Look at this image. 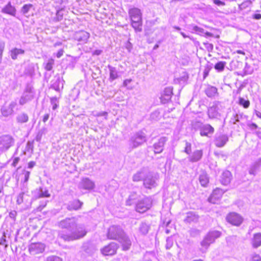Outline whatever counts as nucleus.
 Wrapping results in <instances>:
<instances>
[{
	"label": "nucleus",
	"instance_id": "2",
	"mask_svg": "<svg viewBox=\"0 0 261 261\" xmlns=\"http://www.w3.org/2000/svg\"><path fill=\"white\" fill-rule=\"evenodd\" d=\"M128 14L131 20V24L136 32L142 31V19L141 10L137 8L129 9Z\"/></svg>",
	"mask_w": 261,
	"mask_h": 261
},
{
	"label": "nucleus",
	"instance_id": "45",
	"mask_svg": "<svg viewBox=\"0 0 261 261\" xmlns=\"http://www.w3.org/2000/svg\"><path fill=\"white\" fill-rule=\"evenodd\" d=\"M32 7L33 5L32 4H25L22 7L21 9V12L23 14H25L28 13V12Z\"/></svg>",
	"mask_w": 261,
	"mask_h": 261
},
{
	"label": "nucleus",
	"instance_id": "40",
	"mask_svg": "<svg viewBox=\"0 0 261 261\" xmlns=\"http://www.w3.org/2000/svg\"><path fill=\"white\" fill-rule=\"evenodd\" d=\"M225 65V62L220 61L216 64V65H215V69L219 71H222L224 69Z\"/></svg>",
	"mask_w": 261,
	"mask_h": 261
},
{
	"label": "nucleus",
	"instance_id": "27",
	"mask_svg": "<svg viewBox=\"0 0 261 261\" xmlns=\"http://www.w3.org/2000/svg\"><path fill=\"white\" fill-rule=\"evenodd\" d=\"M251 244L254 248H257L261 246V233H257L253 235L251 240Z\"/></svg>",
	"mask_w": 261,
	"mask_h": 261
},
{
	"label": "nucleus",
	"instance_id": "17",
	"mask_svg": "<svg viewBox=\"0 0 261 261\" xmlns=\"http://www.w3.org/2000/svg\"><path fill=\"white\" fill-rule=\"evenodd\" d=\"M167 141V139L165 137H163L159 139L158 142L153 145L155 153H160L163 151L164 146Z\"/></svg>",
	"mask_w": 261,
	"mask_h": 261
},
{
	"label": "nucleus",
	"instance_id": "50",
	"mask_svg": "<svg viewBox=\"0 0 261 261\" xmlns=\"http://www.w3.org/2000/svg\"><path fill=\"white\" fill-rule=\"evenodd\" d=\"M167 244H166V248L170 249L173 245V241L172 239L170 238H168L166 240Z\"/></svg>",
	"mask_w": 261,
	"mask_h": 261
},
{
	"label": "nucleus",
	"instance_id": "9",
	"mask_svg": "<svg viewBox=\"0 0 261 261\" xmlns=\"http://www.w3.org/2000/svg\"><path fill=\"white\" fill-rule=\"evenodd\" d=\"M226 220L232 225L238 226L243 222V218L236 213H230L227 216Z\"/></svg>",
	"mask_w": 261,
	"mask_h": 261
},
{
	"label": "nucleus",
	"instance_id": "31",
	"mask_svg": "<svg viewBox=\"0 0 261 261\" xmlns=\"http://www.w3.org/2000/svg\"><path fill=\"white\" fill-rule=\"evenodd\" d=\"M24 54V50L21 48H14L10 51V56L13 60H16L18 56Z\"/></svg>",
	"mask_w": 261,
	"mask_h": 261
},
{
	"label": "nucleus",
	"instance_id": "30",
	"mask_svg": "<svg viewBox=\"0 0 261 261\" xmlns=\"http://www.w3.org/2000/svg\"><path fill=\"white\" fill-rule=\"evenodd\" d=\"M221 233L220 231L214 230L210 231L206 235L207 239H210V242H214L215 239L219 238Z\"/></svg>",
	"mask_w": 261,
	"mask_h": 261
},
{
	"label": "nucleus",
	"instance_id": "61",
	"mask_svg": "<svg viewBox=\"0 0 261 261\" xmlns=\"http://www.w3.org/2000/svg\"><path fill=\"white\" fill-rule=\"evenodd\" d=\"M19 161V158H15L14 160H13V162L12 163V165L14 167H15L17 164H18V162Z\"/></svg>",
	"mask_w": 261,
	"mask_h": 261
},
{
	"label": "nucleus",
	"instance_id": "32",
	"mask_svg": "<svg viewBox=\"0 0 261 261\" xmlns=\"http://www.w3.org/2000/svg\"><path fill=\"white\" fill-rule=\"evenodd\" d=\"M187 28L191 30V33H196L197 34L203 35L204 33L203 29L201 28L197 25H189Z\"/></svg>",
	"mask_w": 261,
	"mask_h": 261
},
{
	"label": "nucleus",
	"instance_id": "51",
	"mask_svg": "<svg viewBox=\"0 0 261 261\" xmlns=\"http://www.w3.org/2000/svg\"><path fill=\"white\" fill-rule=\"evenodd\" d=\"M23 174L24 175V182H27L29 178L30 172L28 171H24L23 172Z\"/></svg>",
	"mask_w": 261,
	"mask_h": 261
},
{
	"label": "nucleus",
	"instance_id": "11",
	"mask_svg": "<svg viewBox=\"0 0 261 261\" xmlns=\"http://www.w3.org/2000/svg\"><path fill=\"white\" fill-rule=\"evenodd\" d=\"M34 97V92L31 87H28L20 97L19 103L20 105H23L28 101L31 100Z\"/></svg>",
	"mask_w": 261,
	"mask_h": 261
},
{
	"label": "nucleus",
	"instance_id": "53",
	"mask_svg": "<svg viewBox=\"0 0 261 261\" xmlns=\"http://www.w3.org/2000/svg\"><path fill=\"white\" fill-rule=\"evenodd\" d=\"M0 244L2 245H5L6 247L7 246V244H6V236L5 233H4L0 241Z\"/></svg>",
	"mask_w": 261,
	"mask_h": 261
},
{
	"label": "nucleus",
	"instance_id": "6",
	"mask_svg": "<svg viewBox=\"0 0 261 261\" xmlns=\"http://www.w3.org/2000/svg\"><path fill=\"white\" fill-rule=\"evenodd\" d=\"M124 233L123 230L118 226H111L107 233L108 238L112 240H118Z\"/></svg>",
	"mask_w": 261,
	"mask_h": 261
},
{
	"label": "nucleus",
	"instance_id": "42",
	"mask_svg": "<svg viewBox=\"0 0 261 261\" xmlns=\"http://www.w3.org/2000/svg\"><path fill=\"white\" fill-rule=\"evenodd\" d=\"M49 196L50 194H49L48 190L43 188L40 189L39 197H48Z\"/></svg>",
	"mask_w": 261,
	"mask_h": 261
},
{
	"label": "nucleus",
	"instance_id": "23",
	"mask_svg": "<svg viewBox=\"0 0 261 261\" xmlns=\"http://www.w3.org/2000/svg\"><path fill=\"white\" fill-rule=\"evenodd\" d=\"M228 141V137L224 135L217 137L215 140V144L219 147H223Z\"/></svg>",
	"mask_w": 261,
	"mask_h": 261
},
{
	"label": "nucleus",
	"instance_id": "44",
	"mask_svg": "<svg viewBox=\"0 0 261 261\" xmlns=\"http://www.w3.org/2000/svg\"><path fill=\"white\" fill-rule=\"evenodd\" d=\"M136 198V194L135 193H132L129 196L128 199L126 200V204L130 205L133 204V201Z\"/></svg>",
	"mask_w": 261,
	"mask_h": 261
},
{
	"label": "nucleus",
	"instance_id": "39",
	"mask_svg": "<svg viewBox=\"0 0 261 261\" xmlns=\"http://www.w3.org/2000/svg\"><path fill=\"white\" fill-rule=\"evenodd\" d=\"M239 104L243 106L245 109H247L250 106V101L242 97L239 98Z\"/></svg>",
	"mask_w": 261,
	"mask_h": 261
},
{
	"label": "nucleus",
	"instance_id": "64",
	"mask_svg": "<svg viewBox=\"0 0 261 261\" xmlns=\"http://www.w3.org/2000/svg\"><path fill=\"white\" fill-rule=\"evenodd\" d=\"M35 164H36V163L34 161L30 162L28 163V168L32 169V168H33L35 166Z\"/></svg>",
	"mask_w": 261,
	"mask_h": 261
},
{
	"label": "nucleus",
	"instance_id": "15",
	"mask_svg": "<svg viewBox=\"0 0 261 261\" xmlns=\"http://www.w3.org/2000/svg\"><path fill=\"white\" fill-rule=\"evenodd\" d=\"M90 34L87 32L81 31L77 32L74 34L75 40L82 43H86L89 38Z\"/></svg>",
	"mask_w": 261,
	"mask_h": 261
},
{
	"label": "nucleus",
	"instance_id": "18",
	"mask_svg": "<svg viewBox=\"0 0 261 261\" xmlns=\"http://www.w3.org/2000/svg\"><path fill=\"white\" fill-rule=\"evenodd\" d=\"M118 240L121 243L124 250H127L129 249L132 245V242L124 233H123Z\"/></svg>",
	"mask_w": 261,
	"mask_h": 261
},
{
	"label": "nucleus",
	"instance_id": "24",
	"mask_svg": "<svg viewBox=\"0 0 261 261\" xmlns=\"http://www.w3.org/2000/svg\"><path fill=\"white\" fill-rule=\"evenodd\" d=\"M214 132V128L210 124L203 125L200 129V135L202 136H208V134H212Z\"/></svg>",
	"mask_w": 261,
	"mask_h": 261
},
{
	"label": "nucleus",
	"instance_id": "62",
	"mask_svg": "<svg viewBox=\"0 0 261 261\" xmlns=\"http://www.w3.org/2000/svg\"><path fill=\"white\" fill-rule=\"evenodd\" d=\"M102 53V50H100V49H96L95 50H94L93 53H92V55H97V56H98L99 55H100Z\"/></svg>",
	"mask_w": 261,
	"mask_h": 261
},
{
	"label": "nucleus",
	"instance_id": "25",
	"mask_svg": "<svg viewBox=\"0 0 261 261\" xmlns=\"http://www.w3.org/2000/svg\"><path fill=\"white\" fill-rule=\"evenodd\" d=\"M148 171L145 169H142L136 173H135L133 176V180L134 181H139L141 180L143 181V178H144L147 174Z\"/></svg>",
	"mask_w": 261,
	"mask_h": 261
},
{
	"label": "nucleus",
	"instance_id": "8",
	"mask_svg": "<svg viewBox=\"0 0 261 261\" xmlns=\"http://www.w3.org/2000/svg\"><path fill=\"white\" fill-rule=\"evenodd\" d=\"M118 248V245L114 242H112L100 249V252L103 255H113L117 251Z\"/></svg>",
	"mask_w": 261,
	"mask_h": 261
},
{
	"label": "nucleus",
	"instance_id": "56",
	"mask_svg": "<svg viewBox=\"0 0 261 261\" xmlns=\"http://www.w3.org/2000/svg\"><path fill=\"white\" fill-rule=\"evenodd\" d=\"M27 147L28 150H31L32 151L33 148V143L30 141L28 142Z\"/></svg>",
	"mask_w": 261,
	"mask_h": 261
},
{
	"label": "nucleus",
	"instance_id": "47",
	"mask_svg": "<svg viewBox=\"0 0 261 261\" xmlns=\"http://www.w3.org/2000/svg\"><path fill=\"white\" fill-rule=\"evenodd\" d=\"M184 151L188 154H189L191 152V144L186 142V147Z\"/></svg>",
	"mask_w": 261,
	"mask_h": 261
},
{
	"label": "nucleus",
	"instance_id": "60",
	"mask_svg": "<svg viewBox=\"0 0 261 261\" xmlns=\"http://www.w3.org/2000/svg\"><path fill=\"white\" fill-rule=\"evenodd\" d=\"M107 112H101L98 113H97L95 116H107Z\"/></svg>",
	"mask_w": 261,
	"mask_h": 261
},
{
	"label": "nucleus",
	"instance_id": "13",
	"mask_svg": "<svg viewBox=\"0 0 261 261\" xmlns=\"http://www.w3.org/2000/svg\"><path fill=\"white\" fill-rule=\"evenodd\" d=\"M79 187L85 190H92L95 187V184L89 178H84L80 182Z\"/></svg>",
	"mask_w": 261,
	"mask_h": 261
},
{
	"label": "nucleus",
	"instance_id": "55",
	"mask_svg": "<svg viewBox=\"0 0 261 261\" xmlns=\"http://www.w3.org/2000/svg\"><path fill=\"white\" fill-rule=\"evenodd\" d=\"M248 126L249 128L252 130L258 128V126L255 123H254L248 124Z\"/></svg>",
	"mask_w": 261,
	"mask_h": 261
},
{
	"label": "nucleus",
	"instance_id": "43",
	"mask_svg": "<svg viewBox=\"0 0 261 261\" xmlns=\"http://www.w3.org/2000/svg\"><path fill=\"white\" fill-rule=\"evenodd\" d=\"M54 64V60L53 59H49L45 65V68L47 71H50L53 68Z\"/></svg>",
	"mask_w": 261,
	"mask_h": 261
},
{
	"label": "nucleus",
	"instance_id": "5",
	"mask_svg": "<svg viewBox=\"0 0 261 261\" xmlns=\"http://www.w3.org/2000/svg\"><path fill=\"white\" fill-rule=\"evenodd\" d=\"M14 142V139L10 135L0 137V150L5 151L12 146Z\"/></svg>",
	"mask_w": 261,
	"mask_h": 261
},
{
	"label": "nucleus",
	"instance_id": "3",
	"mask_svg": "<svg viewBox=\"0 0 261 261\" xmlns=\"http://www.w3.org/2000/svg\"><path fill=\"white\" fill-rule=\"evenodd\" d=\"M157 177L148 171L145 177L143 178V186L145 188L151 189L157 186Z\"/></svg>",
	"mask_w": 261,
	"mask_h": 261
},
{
	"label": "nucleus",
	"instance_id": "52",
	"mask_svg": "<svg viewBox=\"0 0 261 261\" xmlns=\"http://www.w3.org/2000/svg\"><path fill=\"white\" fill-rule=\"evenodd\" d=\"M251 261H261V257L257 254H254L252 255Z\"/></svg>",
	"mask_w": 261,
	"mask_h": 261
},
{
	"label": "nucleus",
	"instance_id": "14",
	"mask_svg": "<svg viewBox=\"0 0 261 261\" xmlns=\"http://www.w3.org/2000/svg\"><path fill=\"white\" fill-rule=\"evenodd\" d=\"M223 193V191L221 189H216L213 191L211 196L208 198V200L209 202L212 203H216L217 201L221 198Z\"/></svg>",
	"mask_w": 261,
	"mask_h": 261
},
{
	"label": "nucleus",
	"instance_id": "22",
	"mask_svg": "<svg viewBox=\"0 0 261 261\" xmlns=\"http://www.w3.org/2000/svg\"><path fill=\"white\" fill-rule=\"evenodd\" d=\"M2 12L14 16L16 14V9L12 6L11 2H9L2 10Z\"/></svg>",
	"mask_w": 261,
	"mask_h": 261
},
{
	"label": "nucleus",
	"instance_id": "41",
	"mask_svg": "<svg viewBox=\"0 0 261 261\" xmlns=\"http://www.w3.org/2000/svg\"><path fill=\"white\" fill-rule=\"evenodd\" d=\"M50 100V103L53 106V110H55L58 107V99L56 97H52Z\"/></svg>",
	"mask_w": 261,
	"mask_h": 261
},
{
	"label": "nucleus",
	"instance_id": "57",
	"mask_svg": "<svg viewBox=\"0 0 261 261\" xmlns=\"http://www.w3.org/2000/svg\"><path fill=\"white\" fill-rule=\"evenodd\" d=\"M231 119L232 120H233V123L236 124L237 122L239 121V115L238 114H236L235 115H234L233 118H232Z\"/></svg>",
	"mask_w": 261,
	"mask_h": 261
},
{
	"label": "nucleus",
	"instance_id": "28",
	"mask_svg": "<svg viewBox=\"0 0 261 261\" xmlns=\"http://www.w3.org/2000/svg\"><path fill=\"white\" fill-rule=\"evenodd\" d=\"M231 179V174L229 171H225L223 172L221 176V181L224 185L229 184Z\"/></svg>",
	"mask_w": 261,
	"mask_h": 261
},
{
	"label": "nucleus",
	"instance_id": "34",
	"mask_svg": "<svg viewBox=\"0 0 261 261\" xmlns=\"http://www.w3.org/2000/svg\"><path fill=\"white\" fill-rule=\"evenodd\" d=\"M108 68L110 70V80L111 81H114L117 79L118 77V74L116 68L109 65Z\"/></svg>",
	"mask_w": 261,
	"mask_h": 261
},
{
	"label": "nucleus",
	"instance_id": "19",
	"mask_svg": "<svg viewBox=\"0 0 261 261\" xmlns=\"http://www.w3.org/2000/svg\"><path fill=\"white\" fill-rule=\"evenodd\" d=\"M199 219V216L194 212H190L186 214L184 222L187 223H196Z\"/></svg>",
	"mask_w": 261,
	"mask_h": 261
},
{
	"label": "nucleus",
	"instance_id": "16",
	"mask_svg": "<svg viewBox=\"0 0 261 261\" xmlns=\"http://www.w3.org/2000/svg\"><path fill=\"white\" fill-rule=\"evenodd\" d=\"M172 94V88L167 87L165 88L161 96V101L163 103H166L171 99Z\"/></svg>",
	"mask_w": 261,
	"mask_h": 261
},
{
	"label": "nucleus",
	"instance_id": "10",
	"mask_svg": "<svg viewBox=\"0 0 261 261\" xmlns=\"http://www.w3.org/2000/svg\"><path fill=\"white\" fill-rule=\"evenodd\" d=\"M16 106L15 101H11L8 105L3 106L1 109V112L3 116L7 117L12 115L14 113V109Z\"/></svg>",
	"mask_w": 261,
	"mask_h": 261
},
{
	"label": "nucleus",
	"instance_id": "48",
	"mask_svg": "<svg viewBox=\"0 0 261 261\" xmlns=\"http://www.w3.org/2000/svg\"><path fill=\"white\" fill-rule=\"evenodd\" d=\"M46 261H62V259L57 256H50L46 258Z\"/></svg>",
	"mask_w": 261,
	"mask_h": 261
},
{
	"label": "nucleus",
	"instance_id": "12",
	"mask_svg": "<svg viewBox=\"0 0 261 261\" xmlns=\"http://www.w3.org/2000/svg\"><path fill=\"white\" fill-rule=\"evenodd\" d=\"M45 246L41 243H32L29 245V250L32 255H36L43 252Z\"/></svg>",
	"mask_w": 261,
	"mask_h": 261
},
{
	"label": "nucleus",
	"instance_id": "37",
	"mask_svg": "<svg viewBox=\"0 0 261 261\" xmlns=\"http://www.w3.org/2000/svg\"><path fill=\"white\" fill-rule=\"evenodd\" d=\"M212 243H213V242H210V239H207V237L206 236L203 240L201 242L202 247L200 248V250L201 251L203 252H205Z\"/></svg>",
	"mask_w": 261,
	"mask_h": 261
},
{
	"label": "nucleus",
	"instance_id": "20",
	"mask_svg": "<svg viewBox=\"0 0 261 261\" xmlns=\"http://www.w3.org/2000/svg\"><path fill=\"white\" fill-rule=\"evenodd\" d=\"M261 166V159H259L255 161L250 167L249 173L250 175H255Z\"/></svg>",
	"mask_w": 261,
	"mask_h": 261
},
{
	"label": "nucleus",
	"instance_id": "46",
	"mask_svg": "<svg viewBox=\"0 0 261 261\" xmlns=\"http://www.w3.org/2000/svg\"><path fill=\"white\" fill-rule=\"evenodd\" d=\"M24 195V192H21L18 195L16 200L17 204H20L23 202Z\"/></svg>",
	"mask_w": 261,
	"mask_h": 261
},
{
	"label": "nucleus",
	"instance_id": "59",
	"mask_svg": "<svg viewBox=\"0 0 261 261\" xmlns=\"http://www.w3.org/2000/svg\"><path fill=\"white\" fill-rule=\"evenodd\" d=\"M64 50L62 49H60L58 50V51L57 53V57L58 58H60L61 57H62L63 55Z\"/></svg>",
	"mask_w": 261,
	"mask_h": 261
},
{
	"label": "nucleus",
	"instance_id": "26",
	"mask_svg": "<svg viewBox=\"0 0 261 261\" xmlns=\"http://www.w3.org/2000/svg\"><path fill=\"white\" fill-rule=\"evenodd\" d=\"M203 151L202 150H196L189 157V161L192 162H198L201 159Z\"/></svg>",
	"mask_w": 261,
	"mask_h": 261
},
{
	"label": "nucleus",
	"instance_id": "4",
	"mask_svg": "<svg viewBox=\"0 0 261 261\" xmlns=\"http://www.w3.org/2000/svg\"><path fill=\"white\" fill-rule=\"evenodd\" d=\"M152 206V200L150 198L145 197L139 201L136 204V211L143 213L150 209Z\"/></svg>",
	"mask_w": 261,
	"mask_h": 261
},
{
	"label": "nucleus",
	"instance_id": "49",
	"mask_svg": "<svg viewBox=\"0 0 261 261\" xmlns=\"http://www.w3.org/2000/svg\"><path fill=\"white\" fill-rule=\"evenodd\" d=\"M250 4V2L249 1H245L242 3L241 4L239 5V8L240 10H243L248 7L249 5Z\"/></svg>",
	"mask_w": 261,
	"mask_h": 261
},
{
	"label": "nucleus",
	"instance_id": "1",
	"mask_svg": "<svg viewBox=\"0 0 261 261\" xmlns=\"http://www.w3.org/2000/svg\"><path fill=\"white\" fill-rule=\"evenodd\" d=\"M58 225L61 228L68 230L59 232V237L65 241H73L79 240L86 236L87 231L83 224H79L74 217L66 218L59 222Z\"/></svg>",
	"mask_w": 261,
	"mask_h": 261
},
{
	"label": "nucleus",
	"instance_id": "29",
	"mask_svg": "<svg viewBox=\"0 0 261 261\" xmlns=\"http://www.w3.org/2000/svg\"><path fill=\"white\" fill-rule=\"evenodd\" d=\"M150 228V226L146 222H141L139 226L138 230L141 235H146Z\"/></svg>",
	"mask_w": 261,
	"mask_h": 261
},
{
	"label": "nucleus",
	"instance_id": "21",
	"mask_svg": "<svg viewBox=\"0 0 261 261\" xmlns=\"http://www.w3.org/2000/svg\"><path fill=\"white\" fill-rule=\"evenodd\" d=\"M218 107L217 105H214L208 108L207 114L210 118H216L220 116L218 112Z\"/></svg>",
	"mask_w": 261,
	"mask_h": 261
},
{
	"label": "nucleus",
	"instance_id": "36",
	"mask_svg": "<svg viewBox=\"0 0 261 261\" xmlns=\"http://www.w3.org/2000/svg\"><path fill=\"white\" fill-rule=\"evenodd\" d=\"M199 180L200 184L203 187H206L209 181L207 174L204 173L200 175Z\"/></svg>",
	"mask_w": 261,
	"mask_h": 261
},
{
	"label": "nucleus",
	"instance_id": "54",
	"mask_svg": "<svg viewBox=\"0 0 261 261\" xmlns=\"http://www.w3.org/2000/svg\"><path fill=\"white\" fill-rule=\"evenodd\" d=\"M191 236H195L199 234V231L196 229H192L190 231Z\"/></svg>",
	"mask_w": 261,
	"mask_h": 261
},
{
	"label": "nucleus",
	"instance_id": "63",
	"mask_svg": "<svg viewBox=\"0 0 261 261\" xmlns=\"http://www.w3.org/2000/svg\"><path fill=\"white\" fill-rule=\"evenodd\" d=\"M253 18L255 19H261V14H254L253 16Z\"/></svg>",
	"mask_w": 261,
	"mask_h": 261
},
{
	"label": "nucleus",
	"instance_id": "33",
	"mask_svg": "<svg viewBox=\"0 0 261 261\" xmlns=\"http://www.w3.org/2000/svg\"><path fill=\"white\" fill-rule=\"evenodd\" d=\"M82 205L81 202L79 200H74L68 206V209L69 210H77L81 208Z\"/></svg>",
	"mask_w": 261,
	"mask_h": 261
},
{
	"label": "nucleus",
	"instance_id": "35",
	"mask_svg": "<svg viewBox=\"0 0 261 261\" xmlns=\"http://www.w3.org/2000/svg\"><path fill=\"white\" fill-rule=\"evenodd\" d=\"M217 89L215 87L210 86L205 90V93L208 97H212L216 95Z\"/></svg>",
	"mask_w": 261,
	"mask_h": 261
},
{
	"label": "nucleus",
	"instance_id": "38",
	"mask_svg": "<svg viewBox=\"0 0 261 261\" xmlns=\"http://www.w3.org/2000/svg\"><path fill=\"white\" fill-rule=\"evenodd\" d=\"M29 117L27 114L21 113L16 117V120L18 123H23L28 122Z\"/></svg>",
	"mask_w": 261,
	"mask_h": 261
},
{
	"label": "nucleus",
	"instance_id": "58",
	"mask_svg": "<svg viewBox=\"0 0 261 261\" xmlns=\"http://www.w3.org/2000/svg\"><path fill=\"white\" fill-rule=\"evenodd\" d=\"M214 3L218 6H224L225 3L220 0H214Z\"/></svg>",
	"mask_w": 261,
	"mask_h": 261
},
{
	"label": "nucleus",
	"instance_id": "7",
	"mask_svg": "<svg viewBox=\"0 0 261 261\" xmlns=\"http://www.w3.org/2000/svg\"><path fill=\"white\" fill-rule=\"evenodd\" d=\"M146 140L145 134L142 132H139L132 137L130 144L136 148L142 144Z\"/></svg>",
	"mask_w": 261,
	"mask_h": 261
}]
</instances>
